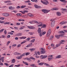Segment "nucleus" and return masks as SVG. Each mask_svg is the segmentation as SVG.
I'll list each match as a JSON object with an SVG mask.
<instances>
[{"instance_id":"f257e3e1","label":"nucleus","mask_w":67,"mask_h":67,"mask_svg":"<svg viewBox=\"0 0 67 67\" xmlns=\"http://www.w3.org/2000/svg\"><path fill=\"white\" fill-rule=\"evenodd\" d=\"M43 12H44V13H46L49 12V11H51V10H47L46 9H42V10Z\"/></svg>"},{"instance_id":"f03ea898","label":"nucleus","mask_w":67,"mask_h":67,"mask_svg":"<svg viewBox=\"0 0 67 67\" xmlns=\"http://www.w3.org/2000/svg\"><path fill=\"white\" fill-rule=\"evenodd\" d=\"M41 2L43 4H46V5H47V4H49V3H48V2L47 0L45 1V2L42 1V0L41 1Z\"/></svg>"},{"instance_id":"7ed1b4c3","label":"nucleus","mask_w":67,"mask_h":67,"mask_svg":"<svg viewBox=\"0 0 67 67\" xmlns=\"http://www.w3.org/2000/svg\"><path fill=\"white\" fill-rule=\"evenodd\" d=\"M55 21H53L51 24V26L52 27H54V24H55Z\"/></svg>"},{"instance_id":"20e7f679","label":"nucleus","mask_w":67,"mask_h":67,"mask_svg":"<svg viewBox=\"0 0 67 67\" xmlns=\"http://www.w3.org/2000/svg\"><path fill=\"white\" fill-rule=\"evenodd\" d=\"M3 15L5 16H9L10 15V14L8 13H4L3 14Z\"/></svg>"},{"instance_id":"39448f33","label":"nucleus","mask_w":67,"mask_h":67,"mask_svg":"<svg viewBox=\"0 0 67 67\" xmlns=\"http://www.w3.org/2000/svg\"><path fill=\"white\" fill-rule=\"evenodd\" d=\"M27 27L28 29H35V27H34L32 26H27Z\"/></svg>"},{"instance_id":"423d86ee","label":"nucleus","mask_w":67,"mask_h":67,"mask_svg":"<svg viewBox=\"0 0 67 67\" xmlns=\"http://www.w3.org/2000/svg\"><path fill=\"white\" fill-rule=\"evenodd\" d=\"M19 12H21L23 14H24V13H25V12L26 13H28V11L27 10H25L24 12L22 11H20Z\"/></svg>"},{"instance_id":"0eeeda50","label":"nucleus","mask_w":67,"mask_h":67,"mask_svg":"<svg viewBox=\"0 0 67 67\" xmlns=\"http://www.w3.org/2000/svg\"><path fill=\"white\" fill-rule=\"evenodd\" d=\"M34 7L36 8H38V9L41 8V7L36 5H34Z\"/></svg>"},{"instance_id":"6e6552de","label":"nucleus","mask_w":67,"mask_h":67,"mask_svg":"<svg viewBox=\"0 0 67 67\" xmlns=\"http://www.w3.org/2000/svg\"><path fill=\"white\" fill-rule=\"evenodd\" d=\"M58 8H52L51 10L52 11H54V10H58Z\"/></svg>"},{"instance_id":"1a4fd4ad","label":"nucleus","mask_w":67,"mask_h":67,"mask_svg":"<svg viewBox=\"0 0 67 67\" xmlns=\"http://www.w3.org/2000/svg\"><path fill=\"white\" fill-rule=\"evenodd\" d=\"M56 14L58 16H60L61 15V13L59 12H58L56 13Z\"/></svg>"},{"instance_id":"9d476101","label":"nucleus","mask_w":67,"mask_h":67,"mask_svg":"<svg viewBox=\"0 0 67 67\" xmlns=\"http://www.w3.org/2000/svg\"><path fill=\"white\" fill-rule=\"evenodd\" d=\"M39 34H46V32L44 31L43 32V30L41 31Z\"/></svg>"},{"instance_id":"9b49d317","label":"nucleus","mask_w":67,"mask_h":67,"mask_svg":"<svg viewBox=\"0 0 67 67\" xmlns=\"http://www.w3.org/2000/svg\"><path fill=\"white\" fill-rule=\"evenodd\" d=\"M46 52L45 51H42V50L40 51V53L42 54H45Z\"/></svg>"},{"instance_id":"f8f14e48","label":"nucleus","mask_w":67,"mask_h":67,"mask_svg":"<svg viewBox=\"0 0 67 67\" xmlns=\"http://www.w3.org/2000/svg\"><path fill=\"white\" fill-rule=\"evenodd\" d=\"M52 33L51 30H49L47 32V34H51Z\"/></svg>"},{"instance_id":"ddd939ff","label":"nucleus","mask_w":67,"mask_h":67,"mask_svg":"<svg viewBox=\"0 0 67 67\" xmlns=\"http://www.w3.org/2000/svg\"><path fill=\"white\" fill-rule=\"evenodd\" d=\"M41 31V29L40 28H38V32L39 34H40V33Z\"/></svg>"},{"instance_id":"4468645a","label":"nucleus","mask_w":67,"mask_h":67,"mask_svg":"<svg viewBox=\"0 0 67 67\" xmlns=\"http://www.w3.org/2000/svg\"><path fill=\"white\" fill-rule=\"evenodd\" d=\"M62 57V55H59L57 56L56 57V58H60Z\"/></svg>"},{"instance_id":"2eb2a0df","label":"nucleus","mask_w":67,"mask_h":67,"mask_svg":"<svg viewBox=\"0 0 67 67\" xmlns=\"http://www.w3.org/2000/svg\"><path fill=\"white\" fill-rule=\"evenodd\" d=\"M15 59H13L12 60V63H15Z\"/></svg>"},{"instance_id":"dca6fc26","label":"nucleus","mask_w":67,"mask_h":67,"mask_svg":"<svg viewBox=\"0 0 67 67\" xmlns=\"http://www.w3.org/2000/svg\"><path fill=\"white\" fill-rule=\"evenodd\" d=\"M66 23V21H63L61 22L60 23V24L61 25L64 24H65Z\"/></svg>"},{"instance_id":"f3484780","label":"nucleus","mask_w":67,"mask_h":67,"mask_svg":"<svg viewBox=\"0 0 67 67\" xmlns=\"http://www.w3.org/2000/svg\"><path fill=\"white\" fill-rule=\"evenodd\" d=\"M55 37L57 38V39H59V35H55Z\"/></svg>"},{"instance_id":"a211bd4d","label":"nucleus","mask_w":67,"mask_h":67,"mask_svg":"<svg viewBox=\"0 0 67 67\" xmlns=\"http://www.w3.org/2000/svg\"><path fill=\"white\" fill-rule=\"evenodd\" d=\"M27 15L28 16H33V15L31 14L30 13L28 14Z\"/></svg>"},{"instance_id":"6ab92c4d","label":"nucleus","mask_w":67,"mask_h":67,"mask_svg":"<svg viewBox=\"0 0 67 67\" xmlns=\"http://www.w3.org/2000/svg\"><path fill=\"white\" fill-rule=\"evenodd\" d=\"M26 7V5H23L21 6V9H23V8H25V7Z\"/></svg>"},{"instance_id":"aec40b11","label":"nucleus","mask_w":67,"mask_h":67,"mask_svg":"<svg viewBox=\"0 0 67 67\" xmlns=\"http://www.w3.org/2000/svg\"><path fill=\"white\" fill-rule=\"evenodd\" d=\"M44 65H45V66H50V65H49L46 63H44Z\"/></svg>"},{"instance_id":"412c9836","label":"nucleus","mask_w":67,"mask_h":67,"mask_svg":"<svg viewBox=\"0 0 67 67\" xmlns=\"http://www.w3.org/2000/svg\"><path fill=\"white\" fill-rule=\"evenodd\" d=\"M29 50L30 51V52H33L35 50V48H31L29 49Z\"/></svg>"},{"instance_id":"4be33fe9","label":"nucleus","mask_w":67,"mask_h":67,"mask_svg":"<svg viewBox=\"0 0 67 67\" xmlns=\"http://www.w3.org/2000/svg\"><path fill=\"white\" fill-rule=\"evenodd\" d=\"M23 63L25 64V65H27V66L29 65H28V63H27V62H24V61H23Z\"/></svg>"},{"instance_id":"5701e85b","label":"nucleus","mask_w":67,"mask_h":67,"mask_svg":"<svg viewBox=\"0 0 67 67\" xmlns=\"http://www.w3.org/2000/svg\"><path fill=\"white\" fill-rule=\"evenodd\" d=\"M54 38V36H51L49 38V40H52V38Z\"/></svg>"},{"instance_id":"b1692460","label":"nucleus","mask_w":67,"mask_h":67,"mask_svg":"<svg viewBox=\"0 0 67 67\" xmlns=\"http://www.w3.org/2000/svg\"><path fill=\"white\" fill-rule=\"evenodd\" d=\"M64 35V34H61L59 35V37L60 36L61 37H64V36H63Z\"/></svg>"},{"instance_id":"393cba45","label":"nucleus","mask_w":67,"mask_h":67,"mask_svg":"<svg viewBox=\"0 0 67 67\" xmlns=\"http://www.w3.org/2000/svg\"><path fill=\"white\" fill-rule=\"evenodd\" d=\"M20 39H25V38H26V37H25L23 36L20 37Z\"/></svg>"},{"instance_id":"a878e982","label":"nucleus","mask_w":67,"mask_h":67,"mask_svg":"<svg viewBox=\"0 0 67 67\" xmlns=\"http://www.w3.org/2000/svg\"><path fill=\"white\" fill-rule=\"evenodd\" d=\"M44 64V63H40L38 64L39 65H41V66H42L43 65V64Z\"/></svg>"},{"instance_id":"bb28decb","label":"nucleus","mask_w":67,"mask_h":67,"mask_svg":"<svg viewBox=\"0 0 67 67\" xmlns=\"http://www.w3.org/2000/svg\"><path fill=\"white\" fill-rule=\"evenodd\" d=\"M16 36H21L22 35V34H17L15 35Z\"/></svg>"},{"instance_id":"cd10ccee","label":"nucleus","mask_w":67,"mask_h":67,"mask_svg":"<svg viewBox=\"0 0 67 67\" xmlns=\"http://www.w3.org/2000/svg\"><path fill=\"white\" fill-rule=\"evenodd\" d=\"M30 54V52H27L25 54L26 56H27V55H29Z\"/></svg>"},{"instance_id":"c85d7f7f","label":"nucleus","mask_w":67,"mask_h":67,"mask_svg":"<svg viewBox=\"0 0 67 67\" xmlns=\"http://www.w3.org/2000/svg\"><path fill=\"white\" fill-rule=\"evenodd\" d=\"M59 32L60 34L65 33V32H64L63 31H59Z\"/></svg>"},{"instance_id":"c756f323","label":"nucleus","mask_w":67,"mask_h":67,"mask_svg":"<svg viewBox=\"0 0 67 67\" xmlns=\"http://www.w3.org/2000/svg\"><path fill=\"white\" fill-rule=\"evenodd\" d=\"M26 59L29 62H30L31 61V59H30L29 58H26Z\"/></svg>"},{"instance_id":"7c9ffc66","label":"nucleus","mask_w":67,"mask_h":67,"mask_svg":"<svg viewBox=\"0 0 67 67\" xmlns=\"http://www.w3.org/2000/svg\"><path fill=\"white\" fill-rule=\"evenodd\" d=\"M4 57H3L1 58L0 59V61H1V60H2L3 59H4Z\"/></svg>"},{"instance_id":"2f4dec72","label":"nucleus","mask_w":67,"mask_h":67,"mask_svg":"<svg viewBox=\"0 0 67 67\" xmlns=\"http://www.w3.org/2000/svg\"><path fill=\"white\" fill-rule=\"evenodd\" d=\"M4 2L5 3H9H9H11V2L10 1H5Z\"/></svg>"},{"instance_id":"473e14b6","label":"nucleus","mask_w":67,"mask_h":67,"mask_svg":"<svg viewBox=\"0 0 67 67\" xmlns=\"http://www.w3.org/2000/svg\"><path fill=\"white\" fill-rule=\"evenodd\" d=\"M35 39H34L33 40H32L30 42L31 43H34L35 41Z\"/></svg>"},{"instance_id":"72a5a7b5","label":"nucleus","mask_w":67,"mask_h":67,"mask_svg":"<svg viewBox=\"0 0 67 67\" xmlns=\"http://www.w3.org/2000/svg\"><path fill=\"white\" fill-rule=\"evenodd\" d=\"M26 47H32V45H31L30 44H28L26 46Z\"/></svg>"},{"instance_id":"f704fd0d","label":"nucleus","mask_w":67,"mask_h":67,"mask_svg":"<svg viewBox=\"0 0 67 67\" xmlns=\"http://www.w3.org/2000/svg\"><path fill=\"white\" fill-rule=\"evenodd\" d=\"M61 10L62 11H67V9H66L62 8Z\"/></svg>"},{"instance_id":"c9c22d12","label":"nucleus","mask_w":67,"mask_h":67,"mask_svg":"<svg viewBox=\"0 0 67 67\" xmlns=\"http://www.w3.org/2000/svg\"><path fill=\"white\" fill-rule=\"evenodd\" d=\"M53 56V55H50L49 56V57L50 58H53V57H52Z\"/></svg>"},{"instance_id":"e433bc0d","label":"nucleus","mask_w":67,"mask_h":67,"mask_svg":"<svg viewBox=\"0 0 67 67\" xmlns=\"http://www.w3.org/2000/svg\"><path fill=\"white\" fill-rule=\"evenodd\" d=\"M40 57L41 59H44V56L43 55H41Z\"/></svg>"},{"instance_id":"4c0bfd02","label":"nucleus","mask_w":67,"mask_h":67,"mask_svg":"<svg viewBox=\"0 0 67 67\" xmlns=\"http://www.w3.org/2000/svg\"><path fill=\"white\" fill-rule=\"evenodd\" d=\"M30 2H31L30 1V0H28L27 1H25V3H29Z\"/></svg>"},{"instance_id":"58836bf2","label":"nucleus","mask_w":67,"mask_h":67,"mask_svg":"<svg viewBox=\"0 0 67 67\" xmlns=\"http://www.w3.org/2000/svg\"><path fill=\"white\" fill-rule=\"evenodd\" d=\"M43 28H45L46 27V25H43L42 27Z\"/></svg>"},{"instance_id":"ea45409f","label":"nucleus","mask_w":67,"mask_h":67,"mask_svg":"<svg viewBox=\"0 0 67 67\" xmlns=\"http://www.w3.org/2000/svg\"><path fill=\"white\" fill-rule=\"evenodd\" d=\"M12 7L10 6L9 7V10H12Z\"/></svg>"},{"instance_id":"a19ab883","label":"nucleus","mask_w":67,"mask_h":67,"mask_svg":"<svg viewBox=\"0 0 67 67\" xmlns=\"http://www.w3.org/2000/svg\"><path fill=\"white\" fill-rule=\"evenodd\" d=\"M4 65L6 66H9V64H8L7 63H4Z\"/></svg>"},{"instance_id":"79ce46f5","label":"nucleus","mask_w":67,"mask_h":67,"mask_svg":"<svg viewBox=\"0 0 67 67\" xmlns=\"http://www.w3.org/2000/svg\"><path fill=\"white\" fill-rule=\"evenodd\" d=\"M30 59H32L33 60H35V58L33 57H30Z\"/></svg>"},{"instance_id":"37998d69","label":"nucleus","mask_w":67,"mask_h":67,"mask_svg":"<svg viewBox=\"0 0 67 67\" xmlns=\"http://www.w3.org/2000/svg\"><path fill=\"white\" fill-rule=\"evenodd\" d=\"M53 58H50L49 57V58H48V60L49 61H50L51 60V59H53Z\"/></svg>"},{"instance_id":"c03bdc74","label":"nucleus","mask_w":67,"mask_h":67,"mask_svg":"<svg viewBox=\"0 0 67 67\" xmlns=\"http://www.w3.org/2000/svg\"><path fill=\"white\" fill-rule=\"evenodd\" d=\"M30 39H31V38H28L26 39V41H29L30 40Z\"/></svg>"},{"instance_id":"a18cd8bd","label":"nucleus","mask_w":67,"mask_h":67,"mask_svg":"<svg viewBox=\"0 0 67 67\" xmlns=\"http://www.w3.org/2000/svg\"><path fill=\"white\" fill-rule=\"evenodd\" d=\"M10 23L9 22H6L4 23V24H10Z\"/></svg>"},{"instance_id":"49530a36","label":"nucleus","mask_w":67,"mask_h":67,"mask_svg":"<svg viewBox=\"0 0 67 67\" xmlns=\"http://www.w3.org/2000/svg\"><path fill=\"white\" fill-rule=\"evenodd\" d=\"M4 29H3L1 30L0 31V33H1V32H3V31H4Z\"/></svg>"},{"instance_id":"de8ad7c7","label":"nucleus","mask_w":67,"mask_h":67,"mask_svg":"<svg viewBox=\"0 0 67 67\" xmlns=\"http://www.w3.org/2000/svg\"><path fill=\"white\" fill-rule=\"evenodd\" d=\"M44 34H40L39 35L40 37H41L42 36V35H44Z\"/></svg>"},{"instance_id":"09e8293b","label":"nucleus","mask_w":67,"mask_h":67,"mask_svg":"<svg viewBox=\"0 0 67 67\" xmlns=\"http://www.w3.org/2000/svg\"><path fill=\"white\" fill-rule=\"evenodd\" d=\"M4 33L5 34H7V30H4Z\"/></svg>"},{"instance_id":"8fccbe9b","label":"nucleus","mask_w":67,"mask_h":67,"mask_svg":"<svg viewBox=\"0 0 67 67\" xmlns=\"http://www.w3.org/2000/svg\"><path fill=\"white\" fill-rule=\"evenodd\" d=\"M21 65H20V64H19L18 65H15V67H20Z\"/></svg>"},{"instance_id":"3c124183","label":"nucleus","mask_w":67,"mask_h":67,"mask_svg":"<svg viewBox=\"0 0 67 67\" xmlns=\"http://www.w3.org/2000/svg\"><path fill=\"white\" fill-rule=\"evenodd\" d=\"M34 22L35 23H38V22L37 21H34Z\"/></svg>"},{"instance_id":"603ef678","label":"nucleus","mask_w":67,"mask_h":67,"mask_svg":"<svg viewBox=\"0 0 67 67\" xmlns=\"http://www.w3.org/2000/svg\"><path fill=\"white\" fill-rule=\"evenodd\" d=\"M37 0H31V1L33 2H36Z\"/></svg>"},{"instance_id":"864d4df0","label":"nucleus","mask_w":67,"mask_h":67,"mask_svg":"<svg viewBox=\"0 0 67 67\" xmlns=\"http://www.w3.org/2000/svg\"><path fill=\"white\" fill-rule=\"evenodd\" d=\"M44 59H45V58H46L47 57V55H44Z\"/></svg>"},{"instance_id":"5fc2aeb1","label":"nucleus","mask_w":67,"mask_h":67,"mask_svg":"<svg viewBox=\"0 0 67 67\" xmlns=\"http://www.w3.org/2000/svg\"><path fill=\"white\" fill-rule=\"evenodd\" d=\"M16 25H20V23H17Z\"/></svg>"},{"instance_id":"6e6d98bb","label":"nucleus","mask_w":67,"mask_h":67,"mask_svg":"<svg viewBox=\"0 0 67 67\" xmlns=\"http://www.w3.org/2000/svg\"><path fill=\"white\" fill-rule=\"evenodd\" d=\"M51 46H53V47H54V44L52 43L51 44Z\"/></svg>"},{"instance_id":"4d7b16f0","label":"nucleus","mask_w":67,"mask_h":67,"mask_svg":"<svg viewBox=\"0 0 67 67\" xmlns=\"http://www.w3.org/2000/svg\"><path fill=\"white\" fill-rule=\"evenodd\" d=\"M16 46V44H13L12 45V46L13 47V46H14V47H15V46Z\"/></svg>"},{"instance_id":"13d9d810","label":"nucleus","mask_w":67,"mask_h":67,"mask_svg":"<svg viewBox=\"0 0 67 67\" xmlns=\"http://www.w3.org/2000/svg\"><path fill=\"white\" fill-rule=\"evenodd\" d=\"M17 59H21L22 58H20V57H16Z\"/></svg>"},{"instance_id":"bf43d9fd","label":"nucleus","mask_w":67,"mask_h":67,"mask_svg":"<svg viewBox=\"0 0 67 67\" xmlns=\"http://www.w3.org/2000/svg\"><path fill=\"white\" fill-rule=\"evenodd\" d=\"M14 28L15 29V30H18V27H14Z\"/></svg>"},{"instance_id":"052dcab7","label":"nucleus","mask_w":67,"mask_h":67,"mask_svg":"<svg viewBox=\"0 0 67 67\" xmlns=\"http://www.w3.org/2000/svg\"><path fill=\"white\" fill-rule=\"evenodd\" d=\"M16 8L17 9H20V7L19 6H18L16 7Z\"/></svg>"},{"instance_id":"680f3d73","label":"nucleus","mask_w":67,"mask_h":67,"mask_svg":"<svg viewBox=\"0 0 67 67\" xmlns=\"http://www.w3.org/2000/svg\"><path fill=\"white\" fill-rule=\"evenodd\" d=\"M7 38H10V35H8L7 37Z\"/></svg>"},{"instance_id":"e2e57ef3","label":"nucleus","mask_w":67,"mask_h":67,"mask_svg":"<svg viewBox=\"0 0 67 67\" xmlns=\"http://www.w3.org/2000/svg\"><path fill=\"white\" fill-rule=\"evenodd\" d=\"M49 35H50V34H47V37H48V36H49Z\"/></svg>"},{"instance_id":"0e129e2a","label":"nucleus","mask_w":67,"mask_h":67,"mask_svg":"<svg viewBox=\"0 0 67 67\" xmlns=\"http://www.w3.org/2000/svg\"><path fill=\"white\" fill-rule=\"evenodd\" d=\"M61 42H65L66 41H65V40H61Z\"/></svg>"},{"instance_id":"69168bd1","label":"nucleus","mask_w":67,"mask_h":67,"mask_svg":"<svg viewBox=\"0 0 67 67\" xmlns=\"http://www.w3.org/2000/svg\"><path fill=\"white\" fill-rule=\"evenodd\" d=\"M0 19L1 20H4V18L2 17L0 18Z\"/></svg>"},{"instance_id":"338daca9","label":"nucleus","mask_w":67,"mask_h":67,"mask_svg":"<svg viewBox=\"0 0 67 67\" xmlns=\"http://www.w3.org/2000/svg\"><path fill=\"white\" fill-rule=\"evenodd\" d=\"M35 65V64H33L31 65V67H34V66Z\"/></svg>"},{"instance_id":"774afa93","label":"nucleus","mask_w":67,"mask_h":67,"mask_svg":"<svg viewBox=\"0 0 67 67\" xmlns=\"http://www.w3.org/2000/svg\"><path fill=\"white\" fill-rule=\"evenodd\" d=\"M25 53H24L21 55H22V56H25Z\"/></svg>"}]
</instances>
